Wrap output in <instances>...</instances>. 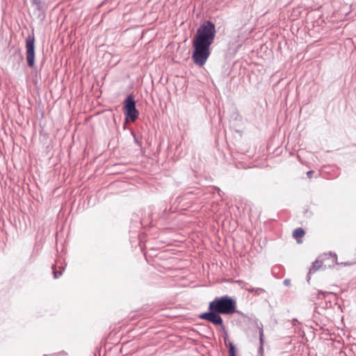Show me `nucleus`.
<instances>
[{
	"label": "nucleus",
	"instance_id": "obj_16",
	"mask_svg": "<svg viewBox=\"0 0 356 356\" xmlns=\"http://www.w3.org/2000/svg\"><path fill=\"white\" fill-rule=\"evenodd\" d=\"M323 294H328L329 293L328 292H321Z\"/></svg>",
	"mask_w": 356,
	"mask_h": 356
},
{
	"label": "nucleus",
	"instance_id": "obj_9",
	"mask_svg": "<svg viewBox=\"0 0 356 356\" xmlns=\"http://www.w3.org/2000/svg\"><path fill=\"white\" fill-rule=\"evenodd\" d=\"M52 268H53L54 277L56 279L58 278L62 275L63 270H64V268H63L61 270L57 271L56 270V266H54L52 267Z\"/></svg>",
	"mask_w": 356,
	"mask_h": 356
},
{
	"label": "nucleus",
	"instance_id": "obj_2",
	"mask_svg": "<svg viewBox=\"0 0 356 356\" xmlns=\"http://www.w3.org/2000/svg\"><path fill=\"white\" fill-rule=\"evenodd\" d=\"M209 310H214L222 314H232L236 312V302L228 296L216 298L209 303Z\"/></svg>",
	"mask_w": 356,
	"mask_h": 356
},
{
	"label": "nucleus",
	"instance_id": "obj_5",
	"mask_svg": "<svg viewBox=\"0 0 356 356\" xmlns=\"http://www.w3.org/2000/svg\"><path fill=\"white\" fill-rule=\"evenodd\" d=\"M34 38L33 36H28L26 40V60L28 65L33 67L34 65L35 58V47H34Z\"/></svg>",
	"mask_w": 356,
	"mask_h": 356
},
{
	"label": "nucleus",
	"instance_id": "obj_6",
	"mask_svg": "<svg viewBox=\"0 0 356 356\" xmlns=\"http://www.w3.org/2000/svg\"><path fill=\"white\" fill-rule=\"evenodd\" d=\"M322 266V261L320 260H316L312 263V266L309 268V274H312L315 273L317 270H318Z\"/></svg>",
	"mask_w": 356,
	"mask_h": 356
},
{
	"label": "nucleus",
	"instance_id": "obj_13",
	"mask_svg": "<svg viewBox=\"0 0 356 356\" xmlns=\"http://www.w3.org/2000/svg\"><path fill=\"white\" fill-rule=\"evenodd\" d=\"M245 290H246V291H249V292H252V293H253L254 288H252V287H246V288H245Z\"/></svg>",
	"mask_w": 356,
	"mask_h": 356
},
{
	"label": "nucleus",
	"instance_id": "obj_7",
	"mask_svg": "<svg viewBox=\"0 0 356 356\" xmlns=\"http://www.w3.org/2000/svg\"><path fill=\"white\" fill-rule=\"evenodd\" d=\"M304 234L305 231L302 228H297L293 232V236L296 238H301Z\"/></svg>",
	"mask_w": 356,
	"mask_h": 356
},
{
	"label": "nucleus",
	"instance_id": "obj_10",
	"mask_svg": "<svg viewBox=\"0 0 356 356\" xmlns=\"http://www.w3.org/2000/svg\"><path fill=\"white\" fill-rule=\"evenodd\" d=\"M229 355L230 356H236V355H235V348H234V346L232 343H231V342L229 343Z\"/></svg>",
	"mask_w": 356,
	"mask_h": 356
},
{
	"label": "nucleus",
	"instance_id": "obj_4",
	"mask_svg": "<svg viewBox=\"0 0 356 356\" xmlns=\"http://www.w3.org/2000/svg\"><path fill=\"white\" fill-rule=\"evenodd\" d=\"M134 100L129 97L125 100L124 110L127 115V120H131V121L134 122L138 118V113L136 109Z\"/></svg>",
	"mask_w": 356,
	"mask_h": 356
},
{
	"label": "nucleus",
	"instance_id": "obj_15",
	"mask_svg": "<svg viewBox=\"0 0 356 356\" xmlns=\"http://www.w3.org/2000/svg\"><path fill=\"white\" fill-rule=\"evenodd\" d=\"M259 165H260V163H257V164H254V165H253V167H258V166H259Z\"/></svg>",
	"mask_w": 356,
	"mask_h": 356
},
{
	"label": "nucleus",
	"instance_id": "obj_17",
	"mask_svg": "<svg viewBox=\"0 0 356 356\" xmlns=\"http://www.w3.org/2000/svg\"><path fill=\"white\" fill-rule=\"evenodd\" d=\"M244 168H251L250 166H244L243 167Z\"/></svg>",
	"mask_w": 356,
	"mask_h": 356
},
{
	"label": "nucleus",
	"instance_id": "obj_3",
	"mask_svg": "<svg viewBox=\"0 0 356 356\" xmlns=\"http://www.w3.org/2000/svg\"><path fill=\"white\" fill-rule=\"evenodd\" d=\"M200 318L212 323L213 325H220L222 330H225L222 319L220 314L214 310H209L208 312H204L199 315Z\"/></svg>",
	"mask_w": 356,
	"mask_h": 356
},
{
	"label": "nucleus",
	"instance_id": "obj_14",
	"mask_svg": "<svg viewBox=\"0 0 356 356\" xmlns=\"http://www.w3.org/2000/svg\"><path fill=\"white\" fill-rule=\"evenodd\" d=\"M313 173H314V171L310 170V171H308V172H307V175L308 177H309V178H310V177H311V176H312V174H313Z\"/></svg>",
	"mask_w": 356,
	"mask_h": 356
},
{
	"label": "nucleus",
	"instance_id": "obj_11",
	"mask_svg": "<svg viewBox=\"0 0 356 356\" xmlns=\"http://www.w3.org/2000/svg\"><path fill=\"white\" fill-rule=\"evenodd\" d=\"M264 290L261 288H254L253 293L255 295H260L261 293H264Z\"/></svg>",
	"mask_w": 356,
	"mask_h": 356
},
{
	"label": "nucleus",
	"instance_id": "obj_8",
	"mask_svg": "<svg viewBox=\"0 0 356 356\" xmlns=\"http://www.w3.org/2000/svg\"><path fill=\"white\" fill-rule=\"evenodd\" d=\"M259 342H260V347H259V351L263 350V346H264V330L263 327H259Z\"/></svg>",
	"mask_w": 356,
	"mask_h": 356
},
{
	"label": "nucleus",
	"instance_id": "obj_12",
	"mask_svg": "<svg viewBox=\"0 0 356 356\" xmlns=\"http://www.w3.org/2000/svg\"><path fill=\"white\" fill-rule=\"evenodd\" d=\"M284 284L285 286H289L290 285V280H284Z\"/></svg>",
	"mask_w": 356,
	"mask_h": 356
},
{
	"label": "nucleus",
	"instance_id": "obj_1",
	"mask_svg": "<svg viewBox=\"0 0 356 356\" xmlns=\"http://www.w3.org/2000/svg\"><path fill=\"white\" fill-rule=\"evenodd\" d=\"M216 34L215 26L206 21L197 29L193 42L194 63L200 66L204 65L209 55L210 46L213 42Z\"/></svg>",
	"mask_w": 356,
	"mask_h": 356
}]
</instances>
